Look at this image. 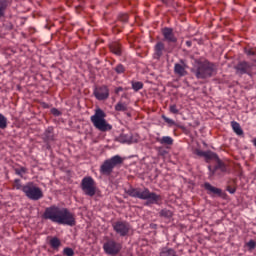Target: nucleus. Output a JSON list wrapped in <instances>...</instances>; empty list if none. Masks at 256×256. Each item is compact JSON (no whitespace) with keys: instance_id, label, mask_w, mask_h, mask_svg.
<instances>
[{"instance_id":"obj_1","label":"nucleus","mask_w":256,"mask_h":256,"mask_svg":"<svg viewBox=\"0 0 256 256\" xmlns=\"http://www.w3.org/2000/svg\"><path fill=\"white\" fill-rule=\"evenodd\" d=\"M43 219L57 223V225H68V227H75L77 221L75 214L67 208H61L56 205L47 207L42 215Z\"/></svg>"},{"instance_id":"obj_2","label":"nucleus","mask_w":256,"mask_h":256,"mask_svg":"<svg viewBox=\"0 0 256 256\" xmlns=\"http://www.w3.org/2000/svg\"><path fill=\"white\" fill-rule=\"evenodd\" d=\"M191 73L196 79H211L214 75H217V65L207 58H199L194 60Z\"/></svg>"},{"instance_id":"obj_3","label":"nucleus","mask_w":256,"mask_h":256,"mask_svg":"<svg viewBox=\"0 0 256 256\" xmlns=\"http://www.w3.org/2000/svg\"><path fill=\"white\" fill-rule=\"evenodd\" d=\"M195 155L198 157H204L205 161L209 163V161H213V159H216V165L213 167L208 166L209 170V178L215 177V175H221V173H227L229 171V168L227 167V164L225 162L221 161L219 157H217V154L211 151H203L200 149L195 150ZM220 171V173H219Z\"/></svg>"},{"instance_id":"obj_4","label":"nucleus","mask_w":256,"mask_h":256,"mask_svg":"<svg viewBox=\"0 0 256 256\" xmlns=\"http://www.w3.org/2000/svg\"><path fill=\"white\" fill-rule=\"evenodd\" d=\"M127 194L129 197L147 201V205H159L162 199L161 195L155 192H150L149 188H130L128 189Z\"/></svg>"},{"instance_id":"obj_5","label":"nucleus","mask_w":256,"mask_h":256,"mask_svg":"<svg viewBox=\"0 0 256 256\" xmlns=\"http://www.w3.org/2000/svg\"><path fill=\"white\" fill-rule=\"evenodd\" d=\"M105 117H107V114L101 108L96 109L94 115L90 117L91 123H93L94 127L98 129V131L105 132L113 129V126L107 123Z\"/></svg>"},{"instance_id":"obj_6","label":"nucleus","mask_w":256,"mask_h":256,"mask_svg":"<svg viewBox=\"0 0 256 256\" xmlns=\"http://www.w3.org/2000/svg\"><path fill=\"white\" fill-rule=\"evenodd\" d=\"M123 161H125V159L119 155L112 156L110 159L105 160L100 166L101 175H111L115 167H118V165H123Z\"/></svg>"},{"instance_id":"obj_7","label":"nucleus","mask_w":256,"mask_h":256,"mask_svg":"<svg viewBox=\"0 0 256 256\" xmlns=\"http://www.w3.org/2000/svg\"><path fill=\"white\" fill-rule=\"evenodd\" d=\"M23 193L30 201H39L43 199V190L34 182H28L23 187Z\"/></svg>"},{"instance_id":"obj_8","label":"nucleus","mask_w":256,"mask_h":256,"mask_svg":"<svg viewBox=\"0 0 256 256\" xmlns=\"http://www.w3.org/2000/svg\"><path fill=\"white\" fill-rule=\"evenodd\" d=\"M80 187L87 197H95L97 193V182L91 176H85L80 184Z\"/></svg>"},{"instance_id":"obj_9","label":"nucleus","mask_w":256,"mask_h":256,"mask_svg":"<svg viewBox=\"0 0 256 256\" xmlns=\"http://www.w3.org/2000/svg\"><path fill=\"white\" fill-rule=\"evenodd\" d=\"M103 249L106 255L116 256L121 253V249H123V245L114 239L108 238L106 242L103 244Z\"/></svg>"},{"instance_id":"obj_10","label":"nucleus","mask_w":256,"mask_h":256,"mask_svg":"<svg viewBox=\"0 0 256 256\" xmlns=\"http://www.w3.org/2000/svg\"><path fill=\"white\" fill-rule=\"evenodd\" d=\"M112 229L119 237H128L131 233V224L127 221H116L112 224Z\"/></svg>"},{"instance_id":"obj_11","label":"nucleus","mask_w":256,"mask_h":256,"mask_svg":"<svg viewBox=\"0 0 256 256\" xmlns=\"http://www.w3.org/2000/svg\"><path fill=\"white\" fill-rule=\"evenodd\" d=\"M93 95L98 101H106V99H109V87L105 85L98 86L94 88Z\"/></svg>"},{"instance_id":"obj_12","label":"nucleus","mask_w":256,"mask_h":256,"mask_svg":"<svg viewBox=\"0 0 256 256\" xmlns=\"http://www.w3.org/2000/svg\"><path fill=\"white\" fill-rule=\"evenodd\" d=\"M162 35H163V41H166V43H177V37L175 36V33L173 32V28L164 27L162 29Z\"/></svg>"},{"instance_id":"obj_13","label":"nucleus","mask_w":256,"mask_h":256,"mask_svg":"<svg viewBox=\"0 0 256 256\" xmlns=\"http://www.w3.org/2000/svg\"><path fill=\"white\" fill-rule=\"evenodd\" d=\"M165 51H167V48H165V43H163V41H158L154 45L153 59L159 61V59L163 57V53H165Z\"/></svg>"},{"instance_id":"obj_14","label":"nucleus","mask_w":256,"mask_h":256,"mask_svg":"<svg viewBox=\"0 0 256 256\" xmlns=\"http://www.w3.org/2000/svg\"><path fill=\"white\" fill-rule=\"evenodd\" d=\"M181 63H176L174 65V73L175 75H178V77H185L187 75V64H185L183 62V60H181Z\"/></svg>"},{"instance_id":"obj_15","label":"nucleus","mask_w":256,"mask_h":256,"mask_svg":"<svg viewBox=\"0 0 256 256\" xmlns=\"http://www.w3.org/2000/svg\"><path fill=\"white\" fill-rule=\"evenodd\" d=\"M204 189L207 191L208 195H218V197L223 195V190L211 185L209 182L204 183Z\"/></svg>"},{"instance_id":"obj_16","label":"nucleus","mask_w":256,"mask_h":256,"mask_svg":"<svg viewBox=\"0 0 256 256\" xmlns=\"http://www.w3.org/2000/svg\"><path fill=\"white\" fill-rule=\"evenodd\" d=\"M250 70H251V64H249V62L243 61L238 63V65L236 66V71L239 75L249 74Z\"/></svg>"},{"instance_id":"obj_17","label":"nucleus","mask_w":256,"mask_h":256,"mask_svg":"<svg viewBox=\"0 0 256 256\" xmlns=\"http://www.w3.org/2000/svg\"><path fill=\"white\" fill-rule=\"evenodd\" d=\"M109 49L111 53L117 55V57H121V55H123V46H121L119 42H112L109 45Z\"/></svg>"},{"instance_id":"obj_18","label":"nucleus","mask_w":256,"mask_h":256,"mask_svg":"<svg viewBox=\"0 0 256 256\" xmlns=\"http://www.w3.org/2000/svg\"><path fill=\"white\" fill-rule=\"evenodd\" d=\"M45 143H50V141H55V134L53 133V127H48L43 135Z\"/></svg>"},{"instance_id":"obj_19","label":"nucleus","mask_w":256,"mask_h":256,"mask_svg":"<svg viewBox=\"0 0 256 256\" xmlns=\"http://www.w3.org/2000/svg\"><path fill=\"white\" fill-rule=\"evenodd\" d=\"M8 7H11V0H0V19L5 17Z\"/></svg>"},{"instance_id":"obj_20","label":"nucleus","mask_w":256,"mask_h":256,"mask_svg":"<svg viewBox=\"0 0 256 256\" xmlns=\"http://www.w3.org/2000/svg\"><path fill=\"white\" fill-rule=\"evenodd\" d=\"M159 256H177V251H175L173 248L165 246L160 249Z\"/></svg>"},{"instance_id":"obj_21","label":"nucleus","mask_w":256,"mask_h":256,"mask_svg":"<svg viewBox=\"0 0 256 256\" xmlns=\"http://www.w3.org/2000/svg\"><path fill=\"white\" fill-rule=\"evenodd\" d=\"M156 141L157 143H160V145H173L174 143V140L171 136L157 137Z\"/></svg>"},{"instance_id":"obj_22","label":"nucleus","mask_w":256,"mask_h":256,"mask_svg":"<svg viewBox=\"0 0 256 256\" xmlns=\"http://www.w3.org/2000/svg\"><path fill=\"white\" fill-rule=\"evenodd\" d=\"M231 127L236 135H243V129H241L239 122L232 121Z\"/></svg>"},{"instance_id":"obj_23","label":"nucleus","mask_w":256,"mask_h":256,"mask_svg":"<svg viewBox=\"0 0 256 256\" xmlns=\"http://www.w3.org/2000/svg\"><path fill=\"white\" fill-rule=\"evenodd\" d=\"M49 245L52 249H59V247H61V240L57 237H53L50 239Z\"/></svg>"},{"instance_id":"obj_24","label":"nucleus","mask_w":256,"mask_h":256,"mask_svg":"<svg viewBox=\"0 0 256 256\" xmlns=\"http://www.w3.org/2000/svg\"><path fill=\"white\" fill-rule=\"evenodd\" d=\"M113 70L117 75H123V73L127 71V67H125V65H123L122 63H119L113 68Z\"/></svg>"},{"instance_id":"obj_25","label":"nucleus","mask_w":256,"mask_h":256,"mask_svg":"<svg viewBox=\"0 0 256 256\" xmlns=\"http://www.w3.org/2000/svg\"><path fill=\"white\" fill-rule=\"evenodd\" d=\"M160 217H164L165 219H171L173 217V212L167 208L162 209L160 211Z\"/></svg>"},{"instance_id":"obj_26","label":"nucleus","mask_w":256,"mask_h":256,"mask_svg":"<svg viewBox=\"0 0 256 256\" xmlns=\"http://www.w3.org/2000/svg\"><path fill=\"white\" fill-rule=\"evenodd\" d=\"M115 111H127V103L119 101L115 105Z\"/></svg>"},{"instance_id":"obj_27","label":"nucleus","mask_w":256,"mask_h":256,"mask_svg":"<svg viewBox=\"0 0 256 256\" xmlns=\"http://www.w3.org/2000/svg\"><path fill=\"white\" fill-rule=\"evenodd\" d=\"M14 189H17V191H22L25 185L21 184V179H15L13 183Z\"/></svg>"},{"instance_id":"obj_28","label":"nucleus","mask_w":256,"mask_h":256,"mask_svg":"<svg viewBox=\"0 0 256 256\" xmlns=\"http://www.w3.org/2000/svg\"><path fill=\"white\" fill-rule=\"evenodd\" d=\"M131 84H132V89L134 90V91H141V89H143V82H139V81H137V82H135V81H132L131 82Z\"/></svg>"},{"instance_id":"obj_29","label":"nucleus","mask_w":256,"mask_h":256,"mask_svg":"<svg viewBox=\"0 0 256 256\" xmlns=\"http://www.w3.org/2000/svg\"><path fill=\"white\" fill-rule=\"evenodd\" d=\"M0 129H7V117L0 113Z\"/></svg>"},{"instance_id":"obj_30","label":"nucleus","mask_w":256,"mask_h":256,"mask_svg":"<svg viewBox=\"0 0 256 256\" xmlns=\"http://www.w3.org/2000/svg\"><path fill=\"white\" fill-rule=\"evenodd\" d=\"M14 171H15L16 175H18L19 177H23V175H25L27 173V168L19 167V168H15Z\"/></svg>"},{"instance_id":"obj_31","label":"nucleus","mask_w":256,"mask_h":256,"mask_svg":"<svg viewBox=\"0 0 256 256\" xmlns=\"http://www.w3.org/2000/svg\"><path fill=\"white\" fill-rule=\"evenodd\" d=\"M169 111L173 115H179V108H177V106L175 104H172L169 106Z\"/></svg>"},{"instance_id":"obj_32","label":"nucleus","mask_w":256,"mask_h":256,"mask_svg":"<svg viewBox=\"0 0 256 256\" xmlns=\"http://www.w3.org/2000/svg\"><path fill=\"white\" fill-rule=\"evenodd\" d=\"M162 119L163 121H165V123H167L170 127H173V125H175V122L173 119L165 116V115H162Z\"/></svg>"},{"instance_id":"obj_33","label":"nucleus","mask_w":256,"mask_h":256,"mask_svg":"<svg viewBox=\"0 0 256 256\" xmlns=\"http://www.w3.org/2000/svg\"><path fill=\"white\" fill-rule=\"evenodd\" d=\"M63 255H65V256H73V255H75V251H73L72 248L66 247L63 250Z\"/></svg>"},{"instance_id":"obj_34","label":"nucleus","mask_w":256,"mask_h":256,"mask_svg":"<svg viewBox=\"0 0 256 256\" xmlns=\"http://www.w3.org/2000/svg\"><path fill=\"white\" fill-rule=\"evenodd\" d=\"M246 246L248 247L249 251H253V249L256 248V242L255 240H250Z\"/></svg>"},{"instance_id":"obj_35","label":"nucleus","mask_w":256,"mask_h":256,"mask_svg":"<svg viewBox=\"0 0 256 256\" xmlns=\"http://www.w3.org/2000/svg\"><path fill=\"white\" fill-rule=\"evenodd\" d=\"M120 21H122L123 23H127V21H129V15L127 14H122L119 16Z\"/></svg>"},{"instance_id":"obj_36","label":"nucleus","mask_w":256,"mask_h":256,"mask_svg":"<svg viewBox=\"0 0 256 256\" xmlns=\"http://www.w3.org/2000/svg\"><path fill=\"white\" fill-rule=\"evenodd\" d=\"M120 141L122 143H131V140L129 138H127V136L124 134L120 136Z\"/></svg>"},{"instance_id":"obj_37","label":"nucleus","mask_w":256,"mask_h":256,"mask_svg":"<svg viewBox=\"0 0 256 256\" xmlns=\"http://www.w3.org/2000/svg\"><path fill=\"white\" fill-rule=\"evenodd\" d=\"M51 113L52 115H54L55 117H59L61 115V111H59L57 108H52L51 109Z\"/></svg>"},{"instance_id":"obj_38","label":"nucleus","mask_w":256,"mask_h":256,"mask_svg":"<svg viewBox=\"0 0 256 256\" xmlns=\"http://www.w3.org/2000/svg\"><path fill=\"white\" fill-rule=\"evenodd\" d=\"M227 191H228V193H231V195H233V194L235 193V191H237V189H236V188H233V187H231V186H228V187H227Z\"/></svg>"},{"instance_id":"obj_39","label":"nucleus","mask_w":256,"mask_h":256,"mask_svg":"<svg viewBox=\"0 0 256 256\" xmlns=\"http://www.w3.org/2000/svg\"><path fill=\"white\" fill-rule=\"evenodd\" d=\"M121 91H123V87H118L115 89V93L116 95H119V93H121Z\"/></svg>"},{"instance_id":"obj_40","label":"nucleus","mask_w":256,"mask_h":256,"mask_svg":"<svg viewBox=\"0 0 256 256\" xmlns=\"http://www.w3.org/2000/svg\"><path fill=\"white\" fill-rule=\"evenodd\" d=\"M186 45L188 46V47H191L192 45H193V42H191V41H186Z\"/></svg>"},{"instance_id":"obj_41","label":"nucleus","mask_w":256,"mask_h":256,"mask_svg":"<svg viewBox=\"0 0 256 256\" xmlns=\"http://www.w3.org/2000/svg\"><path fill=\"white\" fill-rule=\"evenodd\" d=\"M76 9H81V6H77Z\"/></svg>"}]
</instances>
